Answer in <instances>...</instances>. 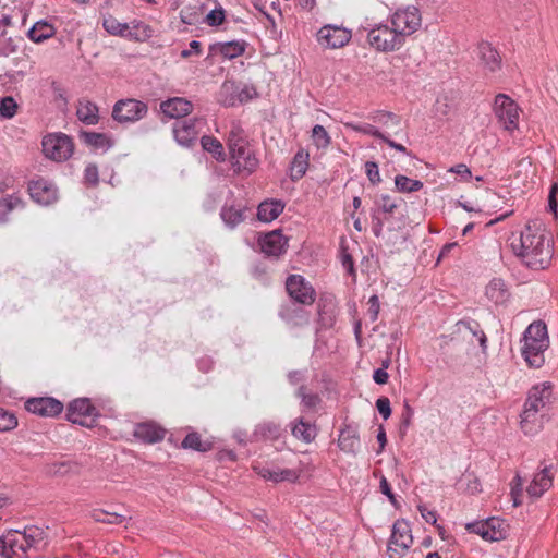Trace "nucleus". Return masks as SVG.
Listing matches in <instances>:
<instances>
[{
	"mask_svg": "<svg viewBox=\"0 0 558 558\" xmlns=\"http://www.w3.org/2000/svg\"><path fill=\"white\" fill-rule=\"evenodd\" d=\"M517 257L533 270H542L550 265L553 258V241L544 227L529 223L521 231L520 236L510 243Z\"/></svg>",
	"mask_w": 558,
	"mask_h": 558,
	"instance_id": "f257e3e1",
	"label": "nucleus"
},
{
	"mask_svg": "<svg viewBox=\"0 0 558 558\" xmlns=\"http://www.w3.org/2000/svg\"><path fill=\"white\" fill-rule=\"evenodd\" d=\"M521 354L526 364L539 368L545 363V351L549 348L547 326L543 320H534L523 332Z\"/></svg>",
	"mask_w": 558,
	"mask_h": 558,
	"instance_id": "f03ea898",
	"label": "nucleus"
},
{
	"mask_svg": "<svg viewBox=\"0 0 558 558\" xmlns=\"http://www.w3.org/2000/svg\"><path fill=\"white\" fill-rule=\"evenodd\" d=\"M551 385L548 381L533 386L529 392L521 413V428L524 434H533L532 426L537 421V414L550 401Z\"/></svg>",
	"mask_w": 558,
	"mask_h": 558,
	"instance_id": "7ed1b4c3",
	"label": "nucleus"
},
{
	"mask_svg": "<svg viewBox=\"0 0 558 558\" xmlns=\"http://www.w3.org/2000/svg\"><path fill=\"white\" fill-rule=\"evenodd\" d=\"M369 45L377 51L388 52L399 50L403 45V38L393 26L378 24L372 27L367 34Z\"/></svg>",
	"mask_w": 558,
	"mask_h": 558,
	"instance_id": "20e7f679",
	"label": "nucleus"
},
{
	"mask_svg": "<svg viewBox=\"0 0 558 558\" xmlns=\"http://www.w3.org/2000/svg\"><path fill=\"white\" fill-rule=\"evenodd\" d=\"M44 155L57 162L68 160L74 151L72 138L64 133L48 134L41 142Z\"/></svg>",
	"mask_w": 558,
	"mask_h": 558,
	"instance_id": "39448f33",
	"label": "nucleus"
},
{
	"mask_svg": "<svg viewBox=\"0 0 558 558\" xmlns=\"http://www.w3.org/2000/svg\"><path fill=\"white\" fill-rule=\"evenodd\" d=\"M413 544V536L408 521L397 520L392 525V533L388 543L389 558H402Z\"/></svg>",
	"mask_w": 558,
	"mask_h": 558,
	"instance_id": "423d86ee",
	"label": "nucleus"
},
{
	"mask_svg": "<svg viewBox=\"0 0 558 558\" xmlns=\"http://www.w3.org/2000/svg\"><path fill=\"white\" fill-rule=\"evenodd\" d=\"M148 106L135 98L118 100L112 108V119L119 123H134L146 117Z\"/></svg>",
	"mask_w": 558,
	"mask_h": 558,
	"instance_id": "0eeeda50",
	"label": "nucleus"
},
{
	"mask_svg": "<svg viewBox=\"0 0 558 558\" xmlns=\"http://www.w3.org/2000/svg\"><path fill=\"white\" fill-rule=\"evenodd\" d=\"M519 106L506 94H498L494 101V112L498 123L509 132L518 129Z\"/></svg>",
	"mask_w": 558,
	"mask_h": 558,
	"instance_id": "6e6552de",
	"label": "nucleus"
},
{
	"mask_svg": "<svg viewBox=\"0 0 558 558\" xmlns=\"http://www.w3.org/2000/svg\"><path fill=\"white\" fill-rule=\"evenodd\" d=\"M99 411L92 404L88 398H77L71 401L66 409L68 421L84 427H93Z\"/></svg>",
	"mask_w": 558,
	"mask_h": 558,
	"instance_id": "1a4fd4ad",
	"label": "nucleus"
},
{
	"mask_svg": "<svg viewBox=\"0 0 558 558\" xmlns=\"http://www.w3.org/2000/svg\"><path fill=\"white\" fill-rule=\"evenodd\" d=\"M466 530L480 535L485 541L496 542L507 537L508 525L504 520L489 518L486 521L466 524Z\"/></svg>",
	"mask_w": 558,
	"mask_h": 558,
	"instance_id": "9d476101",
	"label": "nucleus"
},
{
	"mask_svg": "<svg viewBox=\"0 0 558 558\" xmlns=\"http://www.w3.org/2000/svg\"><path fill=\"white\" fill-rule=\"evenodd\" d=\"M286 290L291 302L302 305H312L315 302L314 288L301 275H290L286 280Z\"/></svg>",
	"mask_w": 558,
	"mask_h": 558,
	"instance_id": "9b49d317",
	"label": "nucleus"
},
{
	"mask_svg": "<svg viewBox=\"0 0 558 558\" xmlns=\"http://www.w3.org/2000/svg\"><path fill=\"white\" fill-rule=\"evenodd\" d=\"M391 25L396 32L405 39V36L413 34L421 26V14L415 7H408L398 10L391 16Z\"/></svg>",
	"mask_w": 558,
	"mask_h": 558,
	"instance_id": "f8f14e48",
	"label": "nucleus"
},
{
	"mask_svg": "<svg viewBox=\"0 0 558 558\" xmlns=\"http://www.w3.org/2000/svg\"><path fill=\"white\" fill-rule=\"evenodd\" d=\"M27 544L21 531L11 530L0 536V555L3 558H26Z\"/></svg>",
	"mask_w": 558,
	"mask_h": 558,
	"instance_id": "ddd939ff",
	"label": "nucleus"
},
{
	"mask_svg": "<svg viewBox=\"0 0 558 558\" xmlns=\"http://www.w3.org/2000/svg\"><path fill=\"white\" fill-rule=\"evenodd\" d=\"M204 124L205 122L202 118H191L175 122L173 124L175 141L182 146H192L196 142Z\"/></svg>",
	"mask_w": 558,
	"mask_h": 558,
	"instance_id": "4468645a",
	"label": "nucleus"
},
{
	"mask_svg": "<svg viewBox=\"0 0 558 558\" xmlns=\"http://www.w3.org/2000/svg\"><path fill=\"white\" fill-rule=\"evenodd\" d=\"M351 31L336 25H325L317 32V41L324 48L337 49L351 39Z\"/></svg>",
	"mask_w": 558,
	"mask_h": 558,
	"instance_id": "2eb2a0df",
	"label": "nucleus"
},
{
	"mask_svg": "<svg viewBox=\"0 0 558 558\" xmlns=\"http://www.w3.org/2000/svg\"><path fill=\"white\" fill-rule=\"evenodd\" d=\"M31 198L43 206H49L58 199V189L49 180L38 178L28 183Z\"/></svg>",
	"mask_w": 558,
	"mask_h": 558,
	"instance_id": "dca6fc26",
	"label": "nucleus"
},
{
	"mask_svg": "<svg viewBox=\"0 0 558 558\" xmlns=\"http://www.w3.org/2000/svg\"><path fill=\"white\" fill-rule=\"evenodd\" d=\"M306 305L296 302H287L280 306L279 317L292 328H301L310 324L311 313L305 308Z\"/></svg>",
	"mask_w": 558,
	"mask_h": 558,
	"instance_id": "f3484780",
	"label": "nucleus"
},
{
	"mask_svg": "<svg viewBox=\"0 0 558 558\" xmlns=\"http://www.w3.org/2000/svg\"><path fill=\"white\" fill-rule=\"evenodd\" d=\"M25 409L39 416L53 417L63 411V403L52 397H39L28 399Z\"/></svg>",
	"mask_w": 558,
	"mask_h": 558,
	"instance_id": "a211bd4d",
	"label": "nucleus"
},
{
	"mask_svg": "<svg viewBox=\"0 0 558 558\" xmlns=\"http://www.w3.org/2000/svg\"><path fill=\"white\" fill-rule=\"evenodd\" d=\"M262 252L267 256L278 257L286 252L288 239L280 230H274L258 239Z\"/></svg>",
	"mask_w": 558,
	"mask_h": 558,
	"instance_id": "6ab92c4d",
	"label": "nucleus"
},
{
	"mask_svg": "<svg viewBox=\"0 0 558 558\" xmlns=\"http://www.w3.org/2000/svg\"><path fill=\"white\" fill-rule=\"evenodd\" d=\"M133 436L144 444H156L166 436V429L155 422H142L134 426Z\"/></svg>",
	"mask_w": 558,
	"mask_h": 558,
	"instance_id": "aec40b11",
	"label": "nucleus"
},
{
	"mask_svg": "<svg viewBox=\"0 0 558 558\" xmlns=\"http://www.w3.org/2000/svg\"><path fill=\"white\" fill-rule=\"evenodd\" d=\"M160 110L171 119H179L193 111V104L183 97H173L161 101Z\"/></svg>",
	"mask_w": 558,
	"mask_h": 558,
	"instance_id": "412c9836",
	"label": "nucleus"
},
{
	"mask_svg": "<svg viewBox=\"0 0 558 558\" xmlns=\"http://www.w3.org/2000/svg\"><path fill=\"white\" fill-rule=\"evenodd\" d=\"M360 446L359 429L351 424H343L339 432L338 447L341 451L355 454Z\"/></svg>",
	"mask_w": 558,
	"mask_h": 558,
	"instance_id": "4be33fe9",
	"label": "nucleus"
},
{
	"mask_svg": "<svg viewBox=\"0 0 558 558\" xmlns=\"http://www.w3.org/2000/svg\"><path fill=\"white\" fill-rule=\"evenodd\" d=\"M254 471L264 480L271 481L274 483L291 482L294 483L299 480L300 474L291 469H270L268 466H254Z\"/></svg>",
	"mask_w": 558,
	"mask_h": 558,
	"instance_id": "5701e85b",
	"label": "nucleus"
},
{
	"mask_svg": "<svg viewBox=\"0 0 558 558\" xmlns=\"http://www.w3.org/2000/svg\"><path fill=\"white\" fill-rule=\"evenodd\" d=\"M245 209L246 206L241 203L236 204L234 201L231 203L226 202L220 210V218L228 228L234 229L244 221Z\"/></svg>",
	"mask_w": 558,
	"mask_h": 558,
	"instance_id": "b1692460",
	"label": "nucleus"
},
{
	"mask_svg": "<svg viewBox=\"0 0 558 558\" xmlns=\"http://www.w3.org/2000/svg\"><path fill=\"white\" fill-rule=\"evenodd\" d=\"M553 485V475L550 474L549 468L544 466L538 473H536L526 488V493L532 498H539L545 492H547Z\"/></svg>",
	"mask_w": 558,
	"mask_h": 558,
	"instance_id": "393cba45",
	"label": "nucleus"
},
{
	"mask_svg": "<svg viewBox=\"0 0 558 558\" xmlns=\"http://www.w3.org/2000/svg\"><path fill=\"white\" fill-rule=\"evenodd\" d=\"M245 40H231L226 43H215L209 46V51L213 54H221L225 59H234L242 56L246 49Z\"/></svg>",
	"mask_w": 558,
	"mask_h": 558,
	"instance_id": "a878e982",
	"label": "nucleus"
},
{
	"mask_svg": "<svg viewBox=\"0 0 558 558\" xmlns=\"http://www.w3.org/2000/svg\"><path fill=\"white\" fill-rule=\"evenodd\" d=\"M485 294L496 305H505L511 296L507 283L500 278H494L489 281Z\"/></svg>",
	"mask_w": 558,
	"mask_h": 558,
	"instance_id": "bb28decb",
	"label": "nucleus"
},
{
	"mask_svg": "<svg viewBox=\"0 0 558 558\" xmlns=\"http://www.w3.org/2000/svg\"><path fill=\"white\" fill-rule=\"evenodd\" d=\"M231 160L234 171L245 174L253 173L259 163L253 149L246 150L245 153L242 151L239 156L232 158Z\"/></svg>",
	"mask_w": 558,
	"mask_h": 558,
	"instance_id": "cd10ccee",
	"label": "nucleus"
},
{
	"mask_svg": "<svg viewBox=\"0 0 558 558\" xmlns=\"http://www.w3.org/2000/svg\"><path fill=\"white\" fill-rule=\"evenodd\" d=\"M291 432L296 439L305 444L312 442L317 436L316 425L305 421L304 417H299L292 423Z\"/></svg>",
	"mask_w": 558,
	"mask_h": 558,
	"instance_id": "c85d7f7f",
	"label": "nucleus"
},
{
	"mask_svg": "<svg viewBox=\"0 0 558 558\" xmlns=\"http://www.w3.org/2000/svg\"><path fill=\"white\" fill-rule=\"evenodd\" d=\"M284 204L278 199L265 201L258 205L257 218L263 222H270L283 211Z\"/></svg>",
	"mask_w": 558,
	"mask_h": 558,
	"instance_id": "c756f323",
	"label": "nucleus"
},
{
	"mask_svg": "<svg viewBox=\"0 0 558 558\" xmlns=\"http://www.w3.org/2000/svg\"><path fill=\"white\" fill-rule=\"evenodd\" d=\"M76 116L86 125H95L99 121L98 107L89 100H80Z\"/></svg>",
	"mask_w": 558,
	"mask_h": 558,
	"instance_id": "7c9ffc66",
	"label": "nucleus"
},
{
	"mask_svg": "<svg viewBox=\"0 0 558 558\" xmlns=\"http://www.w3.org/2000/svg\"><path fill=\"white\" fill-rule=\"evenodd\" d=\"M153 36L151 27L142 22V21H133L129 24V28L124 33L123 38L134 41H146Z\"/></svg>",
	"mask_w": 558,
	"mask_h": 558,
	"instance_id": "2f4dec72",
	"label": "nucleus"
},
{
	"mask_svg": "<svg viewBox=\"0 0 558 558\" xmlns=\"http://www.w3.org/2000/svg\"><path fill=\"white\" fill-rule=\"evenodd\" d=\"M308 154L302 149L294 155L290 166V178L292 181H298L305 175L308 168Z\"/></svg>",
	"mask_w": 558,
	"mask_h": 558,
	"instance_id": "473e14b6",
	"label": "nucleus"
},
{
	"mask_svg": "<svg viewBox=\"0 0 558 558\" xmlns=\"http://www.w3.org/2000/svg\"><path fill=\"white\" fill-rule=\"evenodd\" d=\"M80 140L95 149H108L112 143L105 133L81 131Z\"/></svg>",
	"mask_w": 558,
	"mask_h": 558,
	"instance_id": "72a5a7b5",
	"label": "nucleus"
},
{
	"mask_svg": "<svg viewBox=\"0 0 558 558\" xmlns=\"http://www.w3.org/2000/svg\"><path fill=\"white\" fill-rule=\"evenodd\" d=\"M480 58L483 64L488 68L489 71H496L500 65L499 53L486 43L478 46Z\"/></svg>",
	"mask_w": 558,
	"mask_h": 558,
	"instance_id": "f704fd0d",
	"label": "nucleus"
},
{
	"mask_svg": "<svg viewBox=\"0 0 558 558\" xmlns=\"http://www.w3.org/2000/svg\"><path fill=\"white\" fill-rule=\"evenodd\" d=\"M56 33L54 27L46 21H39L28 31V38L34 43H43Z\"/></svg>",
	"mask_w": 558,
	"mask_h": 558,
	"instance_id": "c9c22d12",
	"label": "nucleus"
},
{
	"mask_svg": "<svg viewBox=\"0 0 558 558\" xmlns=\"http://www.w3.org/2000/svg\"><path fill=\"white\" fill-rule=\"evenodd\" d=\"M457 325H458L459 330H461L462 328L468 330L472 335L473 338L477 339L480 347L482 348V351L483 352L486 351L487 337L476 320L462 319V320L458 322Z\"/></svg>",
	"mask_w": 558,
	"mask_h": 558,
	"instance_id": "e433bc0d",
	"label": "nucleus"
},
{
	"mask_svg": "<svg viewBox=\"0 0 558 558\" xmlns=\"http://www.w3.org/2000/svg\"><path fill=\"white\" fill-rule=\"evenodd\" d=\"M184 449H192L199 452H207L211 450L213 442L209 440H203L201 435L196 432L189 433L181 444Z\"/></svg>",
	"mask_w": 558,
	"mask_h": 558,
	"instance_id": "4c0bfd02",
	"label": "nucleus"
},
{
	"mask_svg": "<svg viewBox=\"0 0 558 558\" xmlns=\"http://www.w3.org/2000/svg\"><path fill=\"white\" fill-rule=\"evenodd\" d=\"M22 536L27 544V550L31 548L37 549L40 545H45V539L47 537L46 532L38 526H27L24 529Z\"/></svg>",
	"mask_w": 558,
	"mask_h": 558,
	"instance_id": "58836bf2",
	"label": "nucleus"
},
{
	"mask_svg": "<svg viewBox=\"0 0 558 558\" xmlns=\"http://www.w3.org/2000/svg\"><path fill=\"white\" fill-rule=\"evenodd\" d=\"M90 518L95 522L111 524V525H120L125 521V517L117 513V512H108L102 509H94L90 512Z\"/></svg>",
	"mask_w": 558,
	"mask_h": 558,
	"instance_id": "ea45409f",
	"label": "nucleus"
},
{
	"mask_svg": "<svg viewBox=\"0 0 558 558\" xmlns=\"http://www.w3.org/2000/svg\"><path fill=\"white\" fill-rule=\"evenodd\" d=\"M201 145L203 149L210 153L216 160H225L223 146L216 137L204 135L201 138Z\"/></svg>",
	"mask_w": 558,
	"mask_h": 558,
	"instance_id": "a19ab883",
	"label": "nucleus"
},
{
	"mask_svg": "<svg viewBox=\"0 0 558 558\" xmlns=\"http://www.w3.org/2000/svg\"><path fill=\"white\" fill-rule=\"evenodd\" d=\"M23 205L22 199L17 195H5L0 198V222L8 220V215L15 208Z\"/></svg>",
	"mask_w": 558,
	"mask_h": 558,
	"instance_id": "79ce46f5",
	"label": "nucleus"
},
{
	"mask_svg": "<svg viewBox=\"0 0 558 558\" xmlns=\"http://www.w3.org/2000/svg\"><path fill=\"white\" fill-rule=\"evenodd\" d=\"M395 184L397 190L401 193L416 192L423 187L422 181L413 180L402 174L396 175Z\"/></svg>",
	"mask_w": 558,
	"mask_h": 558,
	"instance_id": "37998d69",
	"label": "nucleus"
},
{
	"mask_svg": "<svg viewBox=\"0 0 558 558\" xmlns=\"http://www.w3.org/2000/svg\"><path fill=\"white\" fill-rule=\"evenodd\" d=\"M102 27L111 35L123 37L129 28L128 23H121L112 15L105 16L102 20Z\"/></svg>",
	"mask_w": 558,
	"mask_h": 558,
	"instance_id": "c03bdc74",
	"label": "nucleus"
},
{
	"mask_svg": "<svg viewBox=\"0 0 558 558\" xmlns=\"http://www.w3.org/2000/svg\"><path fill=\"white\" fill-rule=\"evenodd\" d=\"M19 105L12 96L0 99V118L12 119L17 113Z\"/></svg>",
	"mask_w": 558,
	"mask_h": 558,
	"instance_id": "a18cd8bd",
	"label": "nucleus"
},
{
	"mask_svg": "<svg viewBox=\"0 0 558 558\" xmlns=\"http://www.w3.org/2000/svg\"><path fill=\"white\" fill-rule=\"evenodd\" d=\"M245 142L247 141L244 135L243 129L238 125H233L229 132L227 141L229 151L233 150L236 147L243 146Z\"/></svg>",
	"mask_w": 558,
	"mask_h": 558,
	"instance_id": "49530a36",
	"label": "nucleus"
},
{
	"mask_svg": "<svg viewBox=\"0 0 558 558\" xmlns=\"http://www.w3.org/2000/svg\"><path fill=\"white\" fill-rule=\"evenodd\" d=\"M298 397L301 398V403L306 409H315L322 402L320 397L317 393L307 392V388L305 386L299 387Z\"/></svg>",
	"mask_w": 558,
	"mask_h": 558,
	"instance_id": "de8ad7c7",
	"label": "nucleus"
},
{
	"mask_svg": "<svg viewBox=\"0 0 558 558\" xmlns=\"http://www.w3.org/2000/svg\"><path fill=\"white\" fill-rule=\"evenodd\" d=\"M280 430H281L280 426L272 422H266V423L259 424L257 427V434L260 437H263L265 439H270V440L278 439L280 436Z\"/></svg>",
	"mask_w": 558,
	"mask_h": 558,
	"instance_id": "09e8293b",
	"label": "nucleus"
},
{
	"mask_svg": "<svg viewBox=\"0 0 558 558\" xmlns=\"http://www.w3.org/2000/svg\"><path fill=\"white\" fill-rule=\"evenodd\" d=\"M312 138L318 148H325L330 144V136L323 125L316 124L312 130Z\"/></svg>",
	"mask_w": 558,
	"mask_h": 558,
	"instance_id": "8fccbe9b",
	"label": "nucleus"
},
{
	"mask_svg": "<svg viewBox=\"0 0 558 558\" xmlns=\"http://www.w3.org/2000/svg\"><path fill=\"white\" fill-rule=\"evenodd\" d=\"M180 16L183 23L194 25L201 20L202 12H199V8L189 5L181 10Z\"/></svg>",
	"mask_w": 558,
	"mask_h": 558,
	"instance_id": "3c124183",
	"label": "nucleus"
},
{
	"mask_svg": "<svg viewBox=\"0 0 558 558\" xmlns=\"http://www.w3.org/2000/svg\"><path fill=\"white\" fill-rule=\"evenodd\" d=\"M347 126L352 129L355 132L367 134V135L374 136L379 140L385 138V134L383 132H380L377 128H375L374 125L368 124V123H363V124L347 123Z\"/></svg>",
	"mask_w": 558,
	"mask_h": 558,
	"instance_id": "603ef678",
	"label": "nucleus"
},
{
	"mask_svg": "<svg viewBox=\"0 0 558 558\" xmlns=\"http://www.w3.org/2000/svg\"><path fill=\"white\" fill-rule=\"evenodd\" d=\"M17 426V418L12 412L0 408V432L12 430Z\"/></svg>",
	"mask_w": 558,
	"mask_h": 558,
	"instance_id": "864d4df0",
	"label": "nucleus"
},
{
	"mask_svg": "<svg viewBox=\"0 0 558 558\" xmlns=\"http://www.w3.org/2000/svg\"><path fill=\"white\" fill-rule=\"evenodd\" d=\"M369 119H372L376 123H380L384 125H387L389 122H392L393 124L400 123L399 118L395 113L384 110H377L373 112L369 116Z\"/></svg>",
	"mask_w": 558,
	"mask_h": 558,
	"instance_id": "5fc2aeb1",
	"label": "nucleus"
},
{
	"mask_svg": "<svg viewBox=\"0 0 558 558\" xmlns=\"http://www.w3.org/2000/svg\"><path fill=\"white\" fill-rule=\"evenodd\" d=\"M318 316L324 326H331L335 318L332 304L318 303Z\"/></svg>",
	"mask_w": 558,
	"mask_h": 558,
	"instance_id": "6e6d98bb",
	"label": "nucleus"
},
{
	"mask_svg": "<svg viewBox=\"0 0 558 558\" xmlns=\"http://www.w3.org/2000/svg\"><path fill=\"white\" fill-rule=\"evenodd\" d=\"M85 184L95 187L99 182L98 167L95 163H89L84 170Z\"/></svg>",
	"mask_w": 558,
	"mask_h": 558,
	"instance_id": "4d7b16f0",
	"label": "nucleus"
},
{
	"mask_svg": "<svg viewBox=\"0 0 558 558\" xmlns=\"http://www.w3.org/2000/svg\"><path fill=\"white\" fill-rule=\"evenodd\" d=\"M226 19L225 10L219 7L214 10H211L205 17V22L209 26H219L223 23Z\"/></svg>",
	"mask_w": 558,
	"mask_h": 558,
	"instance_id": "13d9d810",
	"label": "nucleus"
},
{
	"mask_svg": "<svg viewBox=\"0 0 558 558\" xmlns=\"http://www.w3.org/2000/svg\"><path fill=\"white\" fill-rule=\"evenodd\" d=\"M365 172L372 184L375 185L381 181L378 165L375 161L365 162Z\"/></svg>",
	"mask_w": 558,
	"mask_h": 558,
	"instance_id": "bf43d9fd",
	"label": "nucleus"
},
{
	"mask_svg": "<svg viewBox=\"0 0 558 558\" xmlns=\"http://www.w3.org/2000/svg\"><path fill=\"white\" fill-rule=\"evenodd\" d=\"M522 485H523L522 478L519 474H517L512 481V486H511V497L513 499L514 507H518L519 505H521L520 496L522 494Z\"/></svg>",
	"mask_w": 558,
	"mask_h": 558,
	"instance_id": "052dcab7",
	"label": "nucleus"
},
{
	"mask_svg": "<svg viewBox=\"0 0 558 558\" xmlns=\"http://www.w3.org/2000/svg\"><path fill=\"white\" fill-rule=\"evenodd\" d=\"M376 408L384 420L391 415L390 400L387 397H380L376 400Z\"/></svg>",
	"mask_w": 558,
	"mask_h": 558,
	"instance_id": "680f3d73",
	"label": "nucleus"
},
{
	"mask_svg": "<svg viewBox=\"0 0 558 558\" xmlns=\"http://www.w3.org/2000/svg\"><path fill=\"white\" fill-rule=\"evenodd\" d=\"M379 308H380L379 299L376 294H374L368 299L367 314L371 318V322L377 320L378 314H379Z\"/></svg>",
	"mask_w": 558,
	"mask_h": 558,
	"instance_id": "e2e57ef3",
	"label": "nucleus"
},
{
	"mask_svg": "<svg viewBox=\"0 0 558 558\" xmlns=\"http://www.w3.org/2000/svg\"><path fill=\"white\" fill-rule=\"evenodd\" d=\"M379 489H380V493L384 494L385 496H387V498L389 499V501L396 506L397 504V499H396V496L395 494L392 493V489L390 487V484L388 483L387 478L380 474V481H379Z\"/></svg>",
	"mask_w": 558,
	"mask_h": 558,
	"instance_id": "0e129e2a",
	"label": "nucleus"
},
{
	"mask_svg": "<svg viewBox=\"0 0 558 558\" xmlns=\"http://www.w3.org/2000/svg\"><path fill=\"white\" fill-rule=\"evenodd\" d=\"M417 509L422 515V518L427 522V523H430L433 525H436L437 524V512L435 510H429L427 509L426 506L424 505H418L417 506Z\"/></svg>",
	"mask_w": 558,
	"mask_h": 558,
	"instance_id": "69168bd1",
	"label": "nucleus"
},
{
	"mask_svg": "<svg viewBox=\"0 0 558 558\" xmlns=\"http://www.w3.org/2000/svg\"><path fill=\"white\" fill-rule=\"evenodd\" d=\"M202 53V44L198 40H192L190 43V49H184L181 51L180 56L183 59L190 58L192 54L199 56Z\"/></svg>",
	"mask_w": 558,
	"mask_h": 558,
	"instance_id": "338daca9",
	"label": "nucleus"
},
{
	"mask_svg": "<svg viewBox=\"0 0 558 558\" xmlns=\"http://www.w3.org/2000/svg\"><path fill=\"white\" fill-rule=\"evenodd\" d=\"M398 205L391 199L389 195H381L380 208L384 213L392 214Z\"/></svg>",
	"mask_w": 558,
	"mask_h": 558,
	"instance_id": "774afa93",
	"label": "nucleus"
}]
</instances>
